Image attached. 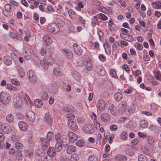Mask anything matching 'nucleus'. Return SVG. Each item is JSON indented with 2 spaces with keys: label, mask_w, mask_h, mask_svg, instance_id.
Masks as SVG:
<instances>
[{
  "label": "nucleus",
  "mask_w": 161,
  "mask_h": 161,
  "mask_svg": "<svg viewBox=\"0 0 161 161\" xmlns=\"http://www.w3.org/2000/svg\"><path fill=\"white\" fill-rule=\"evenodd\" d=\"M69 17L70 19H75L76 18L77 14L76 13L74 12L72 10L69 9L68 11Z\"/></svg>",
  "instance_id": "5701e85b"
},
{
  "label": "nucleus",
  "mask_w": 161,
  "mask_h": 161,
  "mask_svg": "<svg viewBox=\"0 0 161 161\" xmlns=\"http://www.w3.org/2000/svg\"><path fill=\"white\" fill-rule=\"evenodd\" d=\"M7 121H14V116L11 114H8L6 117Z\"/></svg>",
  "instance_id": "13d9d810"
},
{
  "label": "nucleus",
  "mask_w": 161,
  "mask_h": 161,
  "mask_svg": "<svg viewBox=\"0 0 161 161\" xmlns=\"http://www.w3.org/2000/svg\"><path fill=\"white\" fill-rule=\"evenodd\" d=\"M0 127L1 130L5 133H8L11 131L10 125L6 123H3L0 124Z\"/></svg>",
  "instance_id": "6e6552de"
},
{
  "label": "nucleus",
  "mask_w": 161,
  "mask_h": 161,
  "mask_svg": "<svg viewBox=\"0 0 161 161\" xmlns=\"http://www.w3.org/2000/svg\"><path fill=\"white\" fill-rule=\"evenodd\" d=\"M27 116L29 121H33L35 118L34 113L31 111H29L27 113Z\"/></svg>",
  "instance_id": "b1692460"
},
{
  "label": "nucleus",
  "mask_w": 161,
  "mask_h": 161,
  "mask_svg": "<svg viewBox=\"0 0 161 161\" xmlns=\"http://www.w3.org/2000/svg\"><path fill=\"white\" fill-rule=\"evenodd\" d=\"M126 152V154L128 156H131L134 155V153L133 151V148L131 147H130L127 149Z\"/></svg>",
  "instance_id": "a19ab883"
},
{
  "label": "nucleus",
  "mask_w": 161,
  "mask_h": 161,
  "mask_svg": "<svg viewBox=\"0 0 161 161\" xmlns=\"http://www.w3.org/2000/svg\"><path fill=\"white\" fill-rule=\"evenodd\" d=\"M44 119L46 121H51L53 120V119L49 113H47L45 114L44 116Z\"/></svg>",
  "instance_id": "37998d69"
},
{
  "label": "nucleus",
  "mask_w": 161,
  "mask_h": 161,
  "mask_svg": "<svg viewBox=\"0 0 161 161\" xmlns=\"http://www.w3.org/2000/svg\"><path fill=\"white\" fill-rule=\"evenodd\" d=\"M66 120H72L75 118V115L72 114H68L66 115Z\"/></svg>",
  "instance_id": "8fccbe9b"
},
{
  "label": "nucleus",
  "mask_w": 161,
  "mask_h": 161,
  "mask_svg": "<svg viewBox=\"0 0 161 161\" xmlns=\"http://www.w3.org/2000/svg\"><path fill=\"white\" fill-rule=\"evenodd\" d=\"M7 89L10 91H17L18 90L17 87L9 83H8L7 84Z\"/></svg>",
  "instance_id": "a878e982"
},
{
  "label": "nucleus",
  "mask_w": 161,
  "mask_h": 161,
  "mask_svg": "<svg viewBox=\"0 0 161 161\" xmlns=\"http://www.w3.org/2000/svg\"><path fill=\"white\" fill-rule=\"evenodd\" d=\"M51 89L54 92H56L58 90V87L56 84H54L51 85L50 86Z\"/></svg>",
  "instance_id": "4d7b16f0"
},
{
  "label": "nucleus",
  "mask_w": 161,
  "mask_h": 161,
  "mask_svg": "<svg viewBox=\"0 0 161 161\" xmlns=\"http://www.w3.org/2000/svg\"><path fill=\"white\" fill-rule=\"evenodd\" d=\"M138 135L139 136L141 137H145L147 136V134L145 132H138Z\"/></svg>",
  "instance_id": "338daca9"
},
{
  "label": "nucleus",
  "mask_w": 161,
  "mask_h": 161,
  "mask_svg": "<svg viewBox=\"0 0 161 161\" xmlns=\"http://www.w3.org/2000/svg\"><path fill=\"white\" fill-rule=\"evenodd\" d=\"M92 64L90 60H89L86 63V68L88 70H90L92 69Z\"/></svg>",
  "instance_id": "79ce46f5"
},
{
  "label": "nucleus",
  "mask_w": 161,
  "mask_h": 161,
  "mask_svg": "<svg viewBox=\"0 0 161 161\" xmlns=\"http://www.w3.org/2000/svg\"><path fill=\"white\" fill-rule=\"evenodd\" d=\"M62 52L64 56L67 59H71L73 58V53L70 50L64 49H62Z\"/></svg>",
  "instance_id": "9d476101"
},
{
  "label": "nucleus",
  "mask_w": 161,
  "mask_h": 161,
  "mask_svg": "<svg viewBox=\"0 0 161 161\" xmlns=\"http://www.w3.org/2000/svg\"><path fill=\"white\" fill-rule=\"evenodd\" d=\"M68 136L70 141L72 142L77 141L78 138L77 135L74 132L71 131L69 132Z\"/></svg>",
  "instance_id": "f8f14e48"
},
{
  "label": "nucleus",
  "mask_w": 161,
  "mask_h": 161,
  "mask_svg": "<svg viewBox=\"0 0 161 161\" xmlns=\"http://www.w3.org/2000/svg\"><path fill=\"white\" fill-rule=\"evenodd\" d=\"M55 150L59 152L62 149V146L61 143H57L55 145Z\"/></svg>",
  "instance_id": "72a5a7b5"
},
{
  "label": "nucleus",
  "mask_w": 161,
  "mask_h": 161,
  "mask_svg": "<svg viewBox=\"0 0 161 161\" xmlns=\"http://www.w3.org/2000/svg\"><path fill=\"white\" fill-rule=\"evenodd\" d=\"M147 141L148 144L152 145L154 141V139L152 136H150L148 137Z\"/></svg>",
  "instance_id": "603ef678"
},
{
  "label": "nucleus",
  "mask_w": 161,
  "mask_h": 161,
  "mask_svg": "<svg viewBox=\"0 0 161 161\" xmlns=\"http://www.w3.org/2000/svg\"><path fill=\"white\" fill-rule=\"evenodd\" d=\"M84 131L87 134H91L94 131L93 126L90 124H86L84 126Z\"/></svg>",
  "instance_id": "423d86ee"
},
{
  "label": "nucleus",
  "mask_w": 161,
  "mask_h": 161,
  "mask_svg": "<svg viewBox=\"0 0 161 161\" xmlns=\"http://www.w3.org/2000/svg\"><path fill=\"white\" fill-rule=\"evenodd\" d=\"M55 138L57 143H61L62 140V136L58 133H57L55 135Z\"/></svg>",
  "instance_id": "ea45409f"
},
{
  "label": "nucleus",
  "mask_w": 161,
  "mask_h": 161,
  "mask_svg": "<svg viewBox=\"0 0 161 161\" xmlns=\"http://www.w3.org/2000/svg\"><path fill=\"white\" fill-rule=\"evenodd\" d=\"M52 157L50 156L47 155L46 157L44 158V161H52Z\"/></svg>",
  "instance_id": "774afa93"
},
{
  "label": "nucleus",
  "mask_w": 161,
  "mask_h": 161,
  "mask_svg": "<svg viewBox=\"0 0 161 161\" xmlns=\"http://www.w3.org/2000/svg\"><path fill=\"white\" fill-rule=\"evenodd\" d=\"M62 143L64 146H67L69 143V141L66 138L65 135L62 136V140L61 143Z\"/></svg>",
  "instance_id": "cd10ccee"
},
{
  "label": "nucleus",
  "mask_w": 161,
  "mask_h": 161,
  "mask_svg": "<svg viewBox=\"0 0 161 161\" xmlns=\"http://www.w3.org/2000/svg\"><path fill=\"white\" fill-rule=\"evenodd\" d=\"M155 78L157 80L161 81V75L159 71H158L154 75Z\"/></svg>",
  "instance_id": "6e6d98bb"
},
{
  "label": "nucleus",
  "mask_w": 161,
  "mask_h": 161,
  "mask_svg": "<svg viewBox=\"0 0 161 161\" xmlns=\"http://www.w3.org/2000/svg\"><path fill=\"white\" fill-rule=\"evenodd\" d=\"M100 117L102 121H108L110 119L109 115L106 113L102 114Z\"/></svg>",
  "instance_id": "393cba45"
},
{
  "label": "nucleus",
  "mask_w": 161,
  "mask_h": 161,
  "mask_svg": "<svg viewBox=\"0 0 161 161\" xmlns=\"http://www.w3.org/2000/svg\"><path fill=\"white\" fill-rule=\"evenodd\" d=\"M152 7L155 9L161 8V3L159 2L154 1L151 3Z\"/></svg>",
  "instance_id": "aec40b11"
},
{
  "label": "nucleus",
  "mask_w": 161,
  "mask_h": 161,
  "mask_svg": "<svg viewBox=\"0 0 161 161\" xmlns=\"http://www.w3.org/2000/svg\"><path fill=\"white\" fill-rule=\"evenodd\" d=\"M47 139L51 141L53 138V135L52 132L49 131L47 133Z\"/></svg>",
  "instance_id": "09e8293b"
},
{
  "label": "nucleus",
  "mask_w": 161,
  "mask_h": 161,
  "mask_svg": "<svg viewBox=\"0 0 161 161\" xmlns=\"http://www.w3.org/2000/svg\"><path fill=\"white\" fill-rule=\"evenodd\" d=\"M72 76L76 80L79 81L80 80V75L77 71H74L73 73Z\"/></svg>",
  "instance_id": "e433bc0d"
},
{
  "label": "nucleus",
  "mask_w": 161,
  "mask_h": 161,
  "mask_svg": "<svg viewBox=\"0 0 161 161\" xmlns=\"http://www.w3.org/2000/svg\"><path fill=\"white\" fill-rule=\"evenodd\" d=\"M21 96V98L23 100V101L26 103H27V95L25 92L23 91H22L20 93V94Z\"/></svg>",
  "instance_id": "c756f323"
},
{
  "label": "nucleus",
  "mask_w": 161,
  "mask_h": 161,
  "mask_svg": "<svg viewBox=\"0 0 161 161\" xmlns=\"http://www.w3.org/2000/svg\"><path fill=\"white\" fill-rule=\"evenodd\" d=\"M5 140L4 135L2 133L0 132V148H4L5 146V143L3 142Z\"/></svg>",
  "instance_id": "a211bd4d"
},
{
  "label": "nucleus",
  "mask_w": 161,
  "mask_h": 161,
  "mask_svg": "<svg viewBox=\"0 0 161 161\" xmlns=\"http://www.w3.org/2000/svg\"><path fill=\"white\" fill-rule=\"evenodd\" d=\"M78 155L76 154H74L71 156L70 160L71 161H78Z\"/></svg>",
  "instance_id": "49530a36"
},
{
  "label": "nucleus",
  "mask_w": 161,
  "mask_h": 161,
  "mask_svg": "<svg viewBox=\"0 0 161 161\" xmlns=\"http://www.w3.org/2000/svg\"><path fill=\"white\" fill-rule=\"evenodd\" d=\"M11 82L16 86H19L20 85V82L16 79H13L11 80Z\"/></svg>",
  "instance_id": "a18cd8bd"
},
{
  "label": "nucleus",
  "mask_w": 161,
  "mask_h": 161,
  "mask_svg": "<svg viewBox=\"0 0 161 161\" xmlns=\"http://www.w3.org/2000/svg\"><path fill=\"white\" fill-rule=\"evenodd\" d=\"M4 15L7 17H10L12 14V11H8L7 10H3V12Z\"/></svg>",
  "instance_id": "680f3d73"
},
{
  "label": "nucleus",
  "mask_w": 161,
  "mask_h": 161,
  "mask_svg": "<svg viewBox=\"0 0 161 161\" xmlns=\"http://www.w3.org/2000/svg\"><path fill=\"white\" fill-rule=\"evenodd\" d=\"M41 98L42 100H47L48 98V93L46 92H44L42 94Z\"/></svg>",
  "instance_id": "de8ad7c7"
},
{
  "label": "nucleus",
  "mask_w": 161,
  "mask_h": 161,
  "mask_svg": "<svg viewBox=\"0 0 161 161\" xmlns=\"http://www.w3.org/2000/svg\"><path fill=\"white\" fill-rule=\"evenodd\" d=\"M85 144V142L83 140H79L76 143V145L80 147H83Z\"/></svg>",
  "instance_id": "c9c22d12"
},
{
  "label": "nucleus",
  "mask_w": 161,
  "mask_h": 161,
  "mask_svg": "<svg viewBox=\"0 0 161 161\" xmlns=\"http://www.w3.org/2000/svg\"><path fill=\"white\" fill-rule=\"evenodd\" d=\"M79 21L82 25H85L86 23V20L83 19V17L81 16H79L78 17Z\"/></svg>",
  "instance_id": "e2e57ef3"
},
{
  "label": "nucleus",
  "mask_w": 161,
  "mask_h": 161,
  "mask_svg": "<svg viewBox=\"0 0 161 161\" xmlns=\"http://www.w3.org/2000/svg\"><path fill=\"white\" fill-rule=\"evenodd\" d=\"M22 100L19 97H16L13 100V105L14 107L18 108L22 105Z\"/></svg>",
  "instance_id": "39448f33"
},
{
  "label": "nucleus",
  "mask_w": 161,
  "mask_h": 161,
  "mask_svg": "<svg viewBox=\"0 0 161 161\" xmlns=\"http://www.w3.org/2000/svg\"><path fill=\"white\" fill-rule=\"evenodd\" d=\"M127 106V102L125 101H122L118 105V108L119 111L121 113H123L126 109Z\"/></svg>",
  "instance_id": "0eeeda50"
},
{
  "label": "nucleus",
  "mask_w": 161,
  "mask_h": 161,
  "mask_svg": "<svg viewBox=\"0 0 161 161\" xmlns=\"http://www.w3.org/2000/svg\"><path fill=\"white\" fill-rule=\"evenodd\" d=\"M68 125L71 130L76 131L78 130V126L76 121H68Z\"/></svg>",
  "instance_id": "2eb2a0df"
},
{
  "label": "nucleus",
  "mask_w": 161,
  "mask_h": 161,
  "mask_svg": "<svg viewBox=\"0 0 161 161\" xmlns=\"http://www.w3.org/2000/svg\"><path fill=\"white\" fill-rule=\"evenodd\" d=\"M76 150V147L74 146H70L66 149V152L68 154H71L75 152Z\"/></svg>",
  "instance_id": "4be33fe9"
},
{
  "label": "nucleus",
  "mask_w": 161,
  "mask_h": 161,
  "mask_svg": "<svg viewBox=\"0 0 161 161\" xmlns=\"http://www.w3.org/2000/svg\"><path fill=\"white\" fill-rule=\"evenodd\" d=\"M105 107V103L103 99H100L98 102L97 107L99 111H102L104 110Z\"/></svg>",
  "instance_id": "9b49d317"
},
{
  "label": "nucleus",
  "mask_w": 161,
  "mask_h": 161,
  "mask_svg": "<svg viewBox=\"0 0 161 161\" xmlns=\"http://www.w3.org/2000/svg\"><path fill=\"white\" fill-rule=\"evenodd\" d=\"M122 94L120 92H118L115 93L114 95V97L116 101H119L121 100L123 98Z\"/></svg>",
  "instance_id": "bb28decb"
},
{
  "label": "nucleus",
  "mask_w": 161,
  "mask_h": 161,
  "mask_svg": "<svg viewBox=\"0 0 161 161\" xmlns=\"http://www.w3.org/2000/svg\"><path fill=\"white\" fill-rule=\"evenodd\" d=\"M119 44L118 41H115L113 44L112 48L113 50L116 49L117 47L119 46Z\"/></svg>",
  "instance_id": "bf43d9fd"
},
{
  "label": "nucleus",
  "mask_w": 161,
  "mask_h": 161,
  "mask_svg": "<svg viewBox=\"0 0 161 161\" xmlns=\"http://www.w3.org/2000/svg\"><path fill=\"white\" fill-rule=\"evenodd\" d=\"M34 104L37 108H41L43 105V103L40 99H37L34 101Z\"/></svg>",
  "instance_id": "2f4dec72"
},
{
  "label": "nucleus",
  "mask_w": 161,
  "mask_h": 161,
  "mask_svg": "<svg viewBox=\"0 0 161 161\" xmlns=\"http://www.w3.org/2000/svg\"><path fill=\"white\" fill-rule=\"evenodd\" d=\"M18 125L20 129L21 130L25 131L28 129V125L24 121H19Z\"/></svg>",
  "instance_id": "f3484780"
},
{
  "label": "nucleus",
  "mask_w": 161,
  "mask_h": 161,
  "mask_svg": "<svg viewBox=\"0 0 161 161\" xmlns=\"http://www.w3.org/2000/svg\"><path fill=\"white\" fill-rule=\"evenodd\" d=\"M3 60L5 64L7 65H10L12 63L11 57L7 54L4 57Z\"/></svg>",
  "instance_id": "dca6fc26"
},
{
  "label": "nucleus",
  "mask_w": 161,
  "mask_h": 161,
  "mask_svg": "<svg viewBox=\"0 0 161 161\" xmlns=\"http://www.w3.org/2000/svg\"><path fill=\"white\" fill-rule=\"evenodd\" d=\"M24 153L25 156L30 157L33 154V152L31 150H25Z\"/></svg>",
  "instance_id": "c03bdc74"
},
{
  "label": "nucleus",
  "mask_w": 161,
  "mask_h": 161,
  "mask_svg": "<svg viewBox=\"0 0 161 161\" xmlns=\"http://www.w3.org/2000/svg\"><path fill=\"white\" fill-rule=\"evenodd\" d=\"M11 97L10 94L6 92H2L0 94V100L3 104H7L10 102Z\"/></svg>",
  "instance_id": "f03ea898"
},
{
  "label": "nucleus",
  "mask_w": 161,
  "mask_h": 161,
  "mask_svg": "<svg viewBox=\"0 0 161 161\" xmlns=\"http://www.w3.org/2000/svg\"><path fill=\"white\" fill-rule=\"evenodd\" d=\"M99 16V17L100 19L103 20H106L108 19V18L107 16L103 14H97Z\"/></svg>",
  "instance_id": "5fc2aeb1"
},
{
  "label": "nucleus",
  "mask_w": 161,
  "mask_h": 161,
  "mask_svg": "<svg viewBox=\"0 0 161 161\" xmlns=\"http://www.w3.org/2000/svg\"><path fill=\"white\" fill-rule=\"evenodd\" d=\"M89 161H97V157L95 155H92L89 157Z\"/></svg>",
  "instance_id": "69168bd1"
},
{
  "label": "nucleus",
  "mask_w": 161,
  "mask_h": 161,
  "mask_svg": "<svg viewBox=\"0 0 161 161\" xmlns=\"http://www.w3.org/2000/svg\"><path fill=\"white\" fill-rule=\"evenodd\" d=\"M97 21V17L95 16L93 17L91 19V25L92 26L94 27L96 26V22Z\"/></svg>",
  "instance_id": "58836bf2"
},
{
  "label": "nucleus",
  "mask_w": 161,
  "mask_h": 161,
  "mask_svg": "<svg viewBox=\"0 0 161 161\" xmlns=\"http://www.w3.org/2000/svg\"><path fill=\"white\" fill-rule=\"evenodd\" d=\"M138 160L139 161H147V157L143 154H141L139 156Z\"/></svg>",
  "instance_id": "4c0bfd02"
},
{
  "label": "nucleus",
  "mask_w": 161,
  "mask_h": 161,
  "mask_svg": "<svg viewBox=\"0 0 161 161\" xmlns=\"http://www.w3.org/2000/svg\"><path fill=\"white\" fill-rule=\"evenodd\" d=\"M14 147L18 149H22L24 147L23 144L19 142H17L14 144Z\"/></svg>",
  "instance_id": "f704fd0d"
},
{
  "label": "nucleus",
  "mask_w": 161,
  "mask_h": 161,
  "mask_svg": "<svg viewBox=\"0 0 161 161\" xmlns=\"http://www.w3.org/2000/svg\"><path fill=\"white\" fill-rule=\"evenodd\" d=\"M110 74L113 77L115 78H117L118 76L116 74V72L114 69H111L110 70Z\"/></svg>",
  "instance_id": "864d4df0"
},
{
  "label": "nucleus",
  "mask_w": 161,
  "mask_h": 161,
  "mask_svg": "<svg viewBox=\"0 0 161 161\" xmlns=\"http://www.w3.org/2000/svg\"><path fill=\"white\" fill-rule=\"evenodd\" d=\"M27 75L30 81L33 84H35L37 81V77L35 72L30 70L27 73Z\"/></svg>",
  "instance_id": "7ed1b4c3"
},
{
  "label": "nucleus",
  "mask_w": 161,
  "mask_h": 161,
  "mask_svg": "<svg viewBox=\"0 0 161 161\" xmlns=\"http://www.w3.org/2000/svg\"><path fill=\"white\" fill-rule=\"evenodd\" d=\"M96 70L97 73L101 76H103L105 74V71L103 68L100 66H97L96 68Z\"/></svg>",
  "instance_id": "6ab92c4d"
},
{
  "label": "nucleus",
  "mask_w": 161,
  "mask_h": 161,
  "mask_svg": "<svg viewBox=\"0 0 161 161\" xmlns=\"http://www.w3.org/2000/svg\"><path fill=\"white\" fill-rule=\"evenodd\" d=\"M43 40L47 45H50L53 42V40L51 36L48 35H45L43 37Z\"/></svg>",
  "instance_id": "4468645a"
},
{
  "label": "nucleus",
  "mask_w": 161,
  "mask_h": 161,
  "mask_svg": "<svg viewBox=\"0 0 161 161\" xmlns=\"http://www.w3.org/2000/svg\"><path fill=\"white\" fill-rule=\"evenodd\" d=\"M127 137V134L125 132H123L121 135V137L122 139L126 140Z\"/></svg>",
  "instance_id": "0e129e2a"
},
{
  "label": "nucleus",
  "mask_w": 161,
  "mask_h": 161,
  "mask_svg": "<svg viewBox=\"0 0 161 161\" xmlns=\"http://www.w3.org/2000/svg\"><path fill=\"white\" fill-rule=\"evenodd\" d=\"M97 9L99 11L103 13H105L107 11V8H106L105 7L102 6L98 7Z\"/></svg>",
  "instance_id": "052dcab7"
},
{
  "label": "nucleus",
  "mask_w": 161,
  "mask_h": 161,
  "mask_svg": "<svg viewBox=\"0 0 161 161\" xmlns=\"http://www.w3.org/2000/svg\"><path fill=\"white\" fill-rule=\"evenodd\" d=\"M73 47L74 52L76 54L80 55L82 54L83 50L78 44L74 43L73 44Z\"/></svg>",
  "instance_id": "1a4fd4ad"
},
{
  "label": "nucleus",
  "mask_w": 161,
  "mask_h": 161,
  "mask_svg": "<svg viewBox=\"0 0 161 161\" xmlns=\"http://www.w3.org/2000/svg\"><path fill=\"white\" fill-rule=\"evenodd\" d=\"M115 161H125L126 158V157L124 156L121 155H117L115 156Z\"/></svg>",
  "instance_id": "7c9ffc66"
},
{
  "label": "nucleus",
  "mask_w": 161,
  "mask_h": 161,
  "mask_svg": "<svg viewBox=\"0 0 161 161\" xmlns=\"http://www.w3.org/2000/svg\"><path fill=\"white\" fill-rule=\"evenodd\" d=\"M140 126L143 128H147L148 126V124L147 121H140Z\"/></svg>",
  "instance_id": "3c124183"
},
{
  "label": "nucleus",
  "mask_w": 161,
  "mask_h": 161,
  "mask_svg": "<svg viewBox=\"0 0 161 161\" xmlns=\"http://www.w3.org/2000/svg\"><path fill=\"white\" fill-rule=\"evenodd\" d=\"M47 29L49 32L54 34L58 33L60 31L58 25L54 23L49 24L47 26Z\"/></svg>",
  "instance_id": "f257e3e1"
},
{
  "label": "nucleus",
  "mask_w": 161,
  "mask_h": 161,
  "mask_svg": "<svg viewBox=\"0 0 161 161\" xmlns=\"http://www.w3.org/2000/svg\"><path fill=\"white\" fill-rule=\"evenodd\" d=\"M18 73L19 76L22 78L25 76V73L24 69L21 68L19 67L18 68Z\"/></svg>",
  "instance_id": "473e14b6"
},
{
  "label": "nucleus",
  "mask_w": 161,
  "mask_h": 161,
  "mask_svg": "<svg viewBox=\"0 0 161 161\" xmlns=\"http://www.w3.org/2000/svg\"><path fill=\"white\" fill-rule=\"evenodd\" d=\"M53 74L56 76H61L64 74L63 70L58 67H56L54 68L53 69Z\"/></svg>",
  "instance_id": "ddd939ff"
},
{
  "label": "nucleus",
  "mask_w": 161,
  "mask_h": 161,
  "mask_svg": "<svg viewBox=\"0 0 161 161\" xmlns=\"http://www.w3.org/2000/svg\"><path fill=\"white\" fill-rule=\"evenodd\" d=\"M53 64L52 60H42L40 61V64L44 68L47 69L49 67Z\"/></svg>",
  "instance_id": "20e7f679"
},
{
  "label": "nucleus",
  "mask_w": 161,
  "mask_h": 161,
  "mask_svg": "<svg viewBox=\"0 0 161 161\" xmlns=\"http://www.w3.org/2000/svg\"><path fill=\"white\" fill-rule=\"evenodd\" d=\"M47 155L51 157H54L56 154L55 150L53 147H51L48 149L47 152Z\"/></svg>",
  "instance_id": "412c9836"
},
{
  "label": "nucleus",
  "mask_w": 161,
  "mask_h": 161,
  "mask_svg": "<svg viewBox=\"0 0 161 161\" xmlns=\"http://www.w3.org/2000/svg\"><path fill=\"white\" fill-rule=\"evenodd\" d=\"M41 140L42 143V146L44 147H45L44 149H45L48 147V140L43 138H41Z\"/></svg>",
  "instance_id": "c85d7f7f"
}]
</instances>
